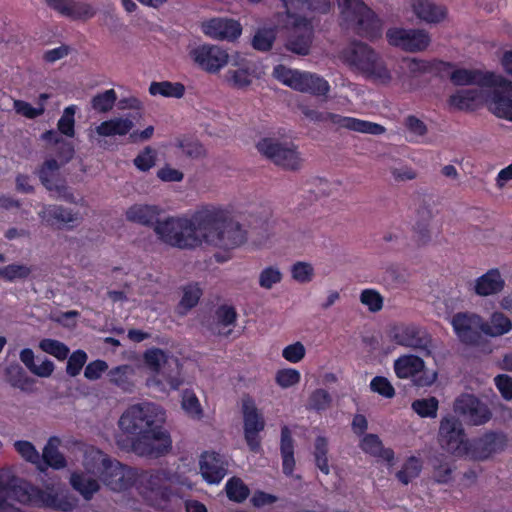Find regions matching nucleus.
I'll list each match as a JSON object with an SVG mask.
<instances>
[{"mask_svg":"<svg viewBox=\"0 0 512 512\" xmlns=\"http://www.w3.org/2000/svg\"><path fill=\"white\" fill-rule=\"evenodd\" d=\"M282 11L274 16V24H263L253 37L252 45L256 50L268 51L276 38L277 30L282 29L293 33H301L299 37L292 36L287 42V49L307 55L313 39L315 26L320 18L329 14L333 0H279Z\"/></svg>","mask_w":512,"mask_h":512,"instance_id":"nucleus-1","label":"nucleus"},{"mask_svg":"<svg viewBox=\"0 0 512 512\" xmlns=\"http://www.w3.org/2000/svg\"><path fill=\"white\" fill-rule=\"evenodd\" d=\"M166 411L152 402L130 405L121 415L117 442L141 456L158 457L172 446L170 434L163 427Z\"/></svg>","mask_w":512,"mask_h":512,"instance_id":"nucleus-2","label":"nucleus"},{"mask_svg":"<svg viewBox=\"0 0 512 512\" xmlns=\"http://www.w3.org/2000/svg\"><path fill=\"white\" fill-rule=\"evenodd\" d=\"M83 468V472L71 474L70 483L85 499L99 490V479L111 490L121 491L131 484L134 476L129 468L92 446L84 451Z\"/></svg>","mask_w":512,"mask_h":512,"instance_id":"nucleus-3","label":"nucleus"},{"mask_svg":"<svg viewBox=\"0 0 512 512\" xmlns=\"http://www.w3.org/2000/svg\"><path fill=\"white\" fill-rule=\"evenodd\" d=\"M228 206L203 204L195 210L200 223V246H209L225 252L241 247L247 241L246 229L231 219Z\"/></svg>","mask_w":512,"mask_h":512,"instance_id":"nucleus-4","label":"nucleus"},{"mask_svg":"<svg viewBox=\"0 0 512 512\" xmlns=\"http://www.w3.org/2000/svg\"><path fill=\"white\" fill-rule=\"evenodd\" d=\"M10 500L61 511H70L75 506V499L63 489L47 487L40 490L16 478L10 470H1L0 512H21Z\"/></svg>","mask_w":512,"mask_h":512,"instance_id":"nucleus-5","label":"nucleus"},{"mask_svg":"<svg viewBox=\"0 0 512 512\" xmlns=\"http://www.w3.org/2000/svg\"><path fill=\"white\" fill-rule=\"evenodd\" d=\"M339 57L352 70L376 84L389 85L395 81L382 56L365 43L350 44L341 51Z\"/></svg>","mask_w":512,"mask_h":512,"instance_id":"nucleus-6","label":"nucleus"},{"mask_svg":"<svg viewBox=\"0 0 512 512\" xmlns=\"http://www.w3.org/2000/svg\"><path fill=\"white\" fill-rule=\"evenodd\" d=\"M186 483L170 470L160 469L143 475L139 492L143 500L155 509H166L180 497V489Z\"/></svg>","mask_w":512,"mask_h":512,"instance_id":"nucleus-7","label":"nucleus"},{"mask_svg":"<svg viewBox=\"0 0 512 512\" xmlns=\"http://www.w3.org/2000/svg\"><path fill=\"white\" fill-rule=\"evenodd\" d=\"M144 365L153 375L147 379V385L161 392L177 390L183 383L179 373V361L173 355L151 348L143 354Z\"/></svg>","mask_w":512,"mask_h":512,"instance_id":"nucleus-8","label":"nucleus"},{"mask_svg":"<svg viewBox=\"0 0 512 512\" xmlns=\"http://www.w3.org/2000/svg\"><path fill=\"white\" fill-rule=\"evenodd\" d=\"M339 23L360 35L374 40L380 36L381 21L363 0H337Z\"/></svg>","mask_w":512,"mask_h":512,"instance_id":"nucleus-9","label":"nucleus"},{"mask_svg":"<svg viewBox=\"0 0 512 512\" xmlns=\"http://www.w3.org/2000/svg\"><path fill=\"white\" fill-rule=\"evenodd\" d=\"M155 233L158 237L173 247L193 249L200 247V223L193 214L181 217H169L157 222Z\"/></svg>","mask_w":512,"mask_h":512,"instance_id":"nucleus-10","label":"nucleus"},{"mask_svg":"<svg viewBox=\"0 0 512 512\" xmlns=\"http://www.w3.org/2000/svg\"><path fill=\"white\" fill-rule=\"evenodd\" d=\"M273 76L282 84L315 96H325L330 90L329 83L317 74L290 69L284 65H277Z\"/></svg>","mask_w":512,"mask_h":512,"instance_id":"nucleus-11","label":"nucleus"},{"mask_svg":"<svg viewBox=\"0 0 512 512\" xmlns=\"http://www.w3.org/2000/svg\"><path fill=\"white\" fill-rule=\"evenodd\" d=\"M302 114L310 121L318 123H330L337 128H345L351 131L366 133L371 135H381L386 129L374 122L357 119L354 117L341 116L339 114L319 111L307 105H301Z\"/></svg>","mask_w":512,"mask_h":512,"instance_id":"nucleus-12","label":"nucleus"},{"mask_svg":"<svg viewBox=\"0 0 512 512\" xmlns=\"http://www.w3.org/2000/svg\"><path fill=\"white\" fill-rule=\"evenodd\" d=\"M385 38L391 47L408 53L426 51L432 42L431 35L426 29L402 25L389 27L385 32Z\"/></svg>","mask_w":512,"mask_h":512,"instance_id":"nucleus-13","label":"nucleus"},{"mask_svg":"<svg viewBox=\"0 0 512 512\" xmlns=\"http://www.w3.org/2000/svg\"><path fill=\"white\" fill-rule=\"evenodd\" d=\"M256 148L260 154L284 169L296 170L302 166L303 158L291 142L266 137L257 142Z\"/></svg>","mask_w":512,"mask_h":512,"instance_id":"nucleus-14","label":"nucleus"},{"mask_svg":"<svg viewBox=\"0 0 512 512\" xmlns=\"http://www.w3.org/2000/svg\"><path fill=\"white\" fill-rule=\"evenodd\" d=\"M394 372L399 379H411L418 387H428L435 383L438 373L427 369L422 358L414 354H404L393 364Z\"/></svg>","mask_w":512,"mask_h":512,"instance_id":"nucleus-15","label":"nucleus"},{"mask_svg":"<svg viewBox=\"0 0 512 512\" xmlns=\"http://www.w3.org/2000/svg\"><path fill=\"white\" fill-rule=\"evenodd\" d=\"M438 442L447 453L466 457L470 440L466 439L461 422L454 416H446L440 421Z\"/></svg>","mask_w":512,"mask_h":512,"instance_id":"nucleus-16","label":"nucleus"},{"mask_svg":"<svg viewBox=\"0 0 512 512\" xmlns=\"http://www.w3.org/2000/svg\"><path fill=\"white\" fill-rule=\"evenodd\" d=\"M188 55L196 66L211 74L220 72L230 62L228 51L214 44L192 46L189 48Z\"/></svg>","mask_w":512,"mask_h":512,"instance_id":"nucleus-17","label":"nucleus"},{"mask_svg":"<svg viewBox=\"0 0 512 512\" xmlns=\"http://www.w3.org/2000/svg\"><path fill=\"white\" fill-rule=\"evenodd\" d=\"M244 436L247 445L253 452H259L261 442L259 433L265 428V420L253 399L246 397L242 400Z\"/></svg>","mask_w":512,"mask_h":512,"instance_id":"nucleus-18","label":"nucleus"},{"mask_svg":"<svg viewBox=\"0 0 512 512\" xmlns=\"http://www.w3.org/2000/svg\"><path fill=\"white\" fill-rule=\"evenodd\" d=\"M493 83L490 87L488 110L497 118L512 122V81Z\"/></svg>","mask_w":512,"mask_h":512,"instance_id":"nucleus-19","label":"nucleus"},{"mask_svg":"<svg viewBox=\"0 0 512 512\" xmlns=\"http://www.w3.org/2000/svg\"><path fill=\"white\" fill-rule=\"evenodd\" d=\"M450 324L461 342L474 344L482 334L483 318L474 312H459L453 315Z\"/></svg>","mask_w":512,"mask_h":512,"instance_id":"nucleus-20","label":"nucleus"},{"mask_svg":"<svg viewBox=\"0 0 512 512\" xmlns=\"http://www.w3.org/2000/svg\"><path fill=\"white\" fill-rule=\"evenodd\" d=\"M490 88L476 86L455 91L449 97V105L460 111H475L482 107L488 109Z\"/></svg>","mask_w":512,"mask_h":512,"instance_id":"nucleus-21","label":"nucleus"},{"mask_svg":"<svg viewBox=\"0 0 512 512\" xmlns=\"http://www.w3.org/2000/svg\"><path fill=\"white\" fill-rule=\"evenodd\" d=\"M230 67L223 75V82L231 88L246 89L257 78L255 64L245 58L230 59Z\"/></svg>","mask_w":512,"mask_h":512,"instance_id":"nucleus-22","label":"nucleus"},{"mask_svg":"<svg viewBox=\"0 0 512 512\" xmlns=\"http://www.w3.org/2000/svg\"><path fill=\"white\" fill-rule=\"evenodd\" d=\"M454 411L473 425L484 424L491 418L488 406L471 394L460 395L455 400Z\"/></svg>","mask_w":512,"mask_h":512,"instance_id":"nucleus-23","label":"nucleus"},{"mask_svg":"<svg viewBox=\"0 0 512 512\" xmlns=\"http://www.w3.org/2000/svg\"><path fill=\"white\" fill-rule=\"evenodd\" d=\"M201 30L211 39L233 42L241 36L242 25L232 18L215 17L203 21Z\"/></svg>","mask_w":512,"mask_h":512,"instance_id":"nucleus-24","label":"nucleus"},{"mask_svg":"<svg viewBox=\"0 0 512 512\" xmlns=\"http://www.w3.org/2000/svg\"><path fill=\"white\" fill-rule=\"evenodd\" d=\"M450 79L458 86L473 85L482 88H490L493 83L505 82L504 75L500 73L466 68H455L450 74Z\"/></svg>","mask_w":512,"mask_h":512,"instance_id":"nucleus-25","label":"nucleus"},{"mask_svg":"<svg viewBox=\"0 0 512 512\" xmlns=\"http://www.w3.org/2000/svg\"><path fill=\"white\" fill-rule=\"evenodd\" d=\"M407 9L427 24H439L448 16L447 7L434 0H407Z\"/></svg>","mask_w":512,"mask_h":512,"instance_id":"nucleus-26","label":"nucleus"},{"mask_svg":"<svg viewBox=\"0 0 512 512\" xmlns=\"http://www.w3.org/2000/svg\"><path fill=\"white\" fill-rule=\"evenodd\" d=\"M505 444V437L502 434L487 433L483 437L470 441L467 458L484 460L495 452L501 450Z\"/></svg>","mask_w":512,"mask_h":512,"instance_id":"nucleus-27","label":"nucleus"},{"mask_svg":"<svg viewBox=\"0 0 512 512\" xmlns=\"http://www.w3.org/2000/svg\"><path fill=\"white\" fill-rule=\"evenodd\" d=\"M200 472L203 479L209 484H218L227 472V464L217 453L205 452L201 455Z\"/></svg>","mask_w":512,"mask_h":512,"instance_id":"nucleus-28","label":"nucleus"},{"mask_svg":"<svg viewBox=\"0 0 512 512\" xmlns=\"http://www.w3.org/2000/svg\"><path fill=\"white\" fill-rule=\"evenodd\" d=\"M134 128V122L130 117L119 116L102 121L94 127L89 133L92 138L94 134L99 137L126 136Z\"/></svg>","mask_w":512,"mask_h":512,"instance_id":"nucleus-29","label":"nucleus"},{"mask_svg":"<svg viewBox=\"0 0 512 512\" xmlns=\"http://www.w3.org/2000/svg\"><path fill=\"white\" fill-rule=\"evenodd\" d=\"M66 163H62L57 157L47 158L37 170V175L41 183L49 190L60 193L64 189L60 178V168Z\"/></svg>","mask_w":512,"mask_h":512,"instance_id":"nucleus-30","label":"nucleus"},{"mask_svg":"<svg viewBox=\"0 0 512 512\" xmlns=\"http://www.w3.org/2000/svg\"><path fill=\"white\" fill-rule=\"evenodd\" d=\"M425 331L416 324H400L391 329L392 339L399 345L418 348L423 345Z\"/></svg>","mask_w":512,"mask_h":512,"instance_id":"nucleus-31","label":"nucleus"},{"mask_svg":"<svg viewBox=\"0 0 512 512\" xmlns=\"http://www.w3.org/2000/svg\"><path fill=\"white\" fill-rule=\"evenodd\" d=\"M237 313L230 305L218 307L209 323V329L213 334L228 336L235 328Z\"/></svg>","mask_w":512,"mask_h":512,"instance_id":"nucleus-32","label":"nucleus"},{"mask_svg":"<svg viewBox=\"0 0 512 512\" xmlns=\"http://www.w3.org/2000/svg\"><path fill=\"white\" fill-rule=\"evenodd\" d=\"M42 222L50 226H65L79 220L78 213L58 205H44L38 212Z\"/></svg>","mask_w":512,"mask_h":512,"instance_id":"nucleus-33","label":"nucleus"},{"mask_svg":"<svg viewBox=\"0 0 512 512\" xmlns=\"http://www.w3.org/2000/svg\"><path fill=\"white\" fill-rule=\"evenodd\" d=\"M505 286V280L498 269H490L478 277L473 286L479 296H491L500 293Z\"/></svg>","mask_w":512,"mask_h":512,"instance_id":"nucleus-34","label":"nucleus"},{"mask_svg":"<svg viewBox=\"0 0 512 512\" xmlns=\"http://www.w3.org/2000/svg\"><path fill=\"white\" fill-rule=\"evenodd\" d=\"M47 5L62 15L75 19L90 18L94 15V9L86 3H77L73 0H45Z\"/></svg>","mask_w":512,"mask_h":512,"instance_id":"nucleus-35","label":"nucleus"},{"mask_svg":"<svg viewBox=\"0 0 512 512\" xmlns=\"http://www.w3.org/2000/svg\"><path fill=\"white\" fill-rule=\"evenodd\" d=\"M19 358L25 367L34 375L41 378L50 377L55 369L54 363L48 358H36L34 352L25 348L20 352Z\"/></svg>","mask_w":512,"mask_h":512,"instance_id":"nucleus-36","label":"nucleus"},{"mask_svg":"<svg viewBox=\"0 0 512 512\" xmlns=\"http://www.w3.org/2000/svg\"><path fill=\"white\" fill-rule=\"evenodd\" d=\"M159 214L160 209L156 205L135 203L126 209L124 215L129 222L148 226L154 223Z\"/></svg>","mask_w":512,"mask_h":512,"instance_id":"nucleus-37","label":"nucleus"},{"mask_svg":"<svg viewBox=\"0 0 512 512\" xmlns=\"http://www.w3.org/2000/svg\"><path fill=\"white\" fill-rule=\"evenodd\" d=\"M512 331V320L502 311H494L487 320L483 319L482 334L497 338Z\"/></svg>","mask_w":512,"mask_h":512,"instance_id":"nucleus-38","label":"nucleus"},{"mask_svg":"<svg viewBox=\"0 0 512 512\" xmlns=\"http://www.w3.org/2000/svg\"><path fill=\"white\" fill-rule=\"evenodd\" d=\"M41 138L48 147L56 146L55 155L62 163H68L73 159L75 155L74 146L71 142L64 140L59 131H46Z\"/></svg>","mask_w":512,"mask_h":512,"instance_id":"nucleus-39","label":"nucleus"},{"mask_svg":"<svg viewBox=\"0 0 512 512\" xmlns=\"http://www.w3.org/2000/svg\"><path fill=\"white\" fill-rule=\"evenodd\" d=\"M360 448L363 452L377 457L389 464L394 460V452L390 448H385L375 434H365L360 440Z\"/></svg>","mask_w":512,"mask_h":512,"instance_id":"nucleus-40","label":"nucleus"},{"mask_svg":"<svg viewBox=\"0 0 512 512\" xmlns=\"http://www.w3.org/2000/svg\"><path fill=\"white\" fill-rule=\"evenodd\" d=\"M134 376L135 368L131 365L117 366L108 372L109 381L123 391L132 390L134 387Z\"/></svg>","mask_w":512,"mask_h":512,"instance_id":"nucleus-41","label":"nucleus"},{"mask_svg":"<svg viewBox=\"0 0 512 512\" xmlns=\"http://www.w3.org/2000/svg\"><path fill=\"white\" fill-rule=\"evenodd\" d=\"M181 408L185 415L195 421L204 418V409L195 392L191 389H185L181 393Z\"/></svg>","mask_w":512,"mask_h":512,"instance_id":"nucleus-42","label":"nucleus"},{"mask_svg":"<svg viewBox=\"0 0 512 512\" xmlns=\"http://www.w3.org/2000/svg\"><path fill=\"white\" fill-rule=\"evenodd\" d=\"M281 455L283 472L289 476L294 470L295 460L293 440L287 427H283L281 431Z\"/></svg>","mask_w":512,"mask_h":512,"instance_id":"nucleus-43","label":"nucleus"},{"mask_svg":"<svg viewBox=\"0 0 512 512\" xmlns=\"http://www.w3.org/2000/svg\"><path fill=\"white\" fill-rule=\"evenodd\" d=\"M60 444L61 441L59 438L51 437L45 445L42 453L44 462L54 469H62L67 465L64 456L59 452Z\"/></svg>","mask_w":512,"mask_h":512,"instance_id":"nucleus-44","label":"nucleus"},{"mask_svg":"<svg viewBox=\"0 0 512 512\" xmlns=\"http://www.w3.org/2000/svg\"><path fill=\"white\" fill-rule=\"evenodd\" d=\"M149 93L152 96H162L167 98H182L185 94V87L180 82H152L149 86Z\"/></svg>","mask_w":512,"mask_h":512,"instance_id":"nucleus-45","label":"nucleus"},{"mask_svg":"<svg viewBox=\"0 0 512 512\" xmlns=\"http://www.w3.org/2000/svg\"><path fill=\"white\" fill-rule=\"evenodd\" d=\"M182 297L178 304V310L181 314H186L195 307L202 295V289L198 283H188L182 287Z\"/></svg>","mask_w":512,"mask_h":512,"instance_id":"nucleus-46","label":"nucleus"},{"mask_svg":"<svg viewBox=\"0 0 512 512\" xmlns=\"http://www.w3.org/2000/svg\"><path fill=\"white\" fill-rule=\"evenodd\" d=\"M384 296L375 288H365L359 293V302L370 313H378L384 307Z\"/></svg>","mask_w":512,"mask_h":512,"instance_id":"nucleus-47","label":"nucleus"},{"mask_svg":"<svg viewBox=\"0 0 512 512\" xmlns=\"http://www.w3.org/2000/svg\"><path fill=\"white\" fill-rule=\"evenodd\" d=\"M283 280V273L276 265L264 267L258 275V284L265 290H271Z\"/></svg>","mask_w":512,"mask_h":512,"instance_id":"nucleus-48","label":"nucleus"},{"mask_svg":"<svg viewBox=\"0 0 512 512\" xmlns=\"http://www.w3.org/2000/svg\"><path fill=\"white\" fill-rule=\"evenodd\" d=\"M291 278L299 284H308L315 278V268L307 261H297L290 267Z\"/></svg>","mask_w":512,"mask_h":512,"instance_id":"nucleus-49","label":"nucleus"},{"mask_svg":"<svg viewBox=\"0 0 512 512\" xmlns=\"http://www.w3.org/2000/svg\"><path fill=\"white\" fill-rule=\"evenodd\" d=\"M274 380L276 385L281 389L293 388L300 383L301 373L295 368H281L276 371Z\"/></svg>","mask_w":512,"mask_h":512,"instance_id":"nucleus-50","label":"nucleus"},{"mask_svg":"<svg viewBox=\"0 0 512 512\" xmlns=\"http://www.w3.org/2000/svg\"><path fill=\"white\" fill-rule=\"evenodd\" d=\"M411 408L422 418H435L439 408V401L435 397L421 398L413 401Z\"/></svg>","mask_w":512,"mask_h":512,"instance_id":"nucleus-51","label":"nucleus"},{"mask_svg":"<svg viewBox=\"0 0 512 512\" xmlns=\"http://www.w3.org/2000/svg\"><path fill=\"white\" fill-rule=\"evenodd\" d=\"M117 101V94L114 89H108L96 94L91 99L92 108L99 113L111 111Z\"/></svg>","mask_w":512,"mask_h":512,"instance_id":"nucleus-52","label":"nucleus"},{"mask_svg":"<svg viewBox=\"0 0 512 512\" xmlns=\"http://www.w3.org/2000/svg\"><path fill=\"white\" fill-rule=\"evenodd\" d=\"M176 146L191 159H202L206 156V148L197 139L184 137L177 140Z\"/></svg>","mask_w":512,"mask_h":512,"instance_id":"nucleus-53","label":"nucleus"},{"mask_svg":"<svg viewBox=\"0 0 512 512\" xmlns=\"http://www.w3.org/2000/svg\"><path fill=\"white\" fill-rule=\"evenodd\" d=\"M77 111L76 105L67 106L57 122L58 131L67 137H74L75 135V114Z\"/></svg>","mask_w":512,"mask_h":512,"instance_id":"nucleus-54","label":"nucleus"},{"mask_svg":"<svg viewBox=\"0 0 512 512\" xmlns=\"http://www.w3.org/2000/svg\"><path fill=\"white\" fill-rule=\"evenodd\" d=\"M39 348L60 361L65 360L70 352L64 343L50 338L42 339L39 342Z\"/></svg>","mask_w":512,"mask_h":512,"instance_id":"nucleus-55","label":"nucleus"},{"mask_svg":"<svg viewBox=\"0 0 512 512\" xmlns=\"http://www.w3.org/2000/svg\"><path fill=\"white\" fill-rule=\"evenodd\" d=\"M307 349L301 341H294L284 346L281 356L290 364H298L306 357Z\"/></svg>","mask_w":512,"mask_h":512,"instance_id":"nucleus-56","label":"nucleus"},{"mask_svg":"<svg viewBox=\"0 0 512 512\" xmlns=\"http://www.w3.org/2000/svg\"><path fill=\"white\" fill-rule=\"evenodd\" d=\"M15 450L19 453V455L25 459L26 461L36 465L38 468L42 469V460L39 452L36 450L34 445L29 441H16L14 443Z\"/></svg>","mask_w":512,"mask_h":512,"instance_id":"nucleus-57","label":"nucleus"},{"mask_svg":"<svg viewBox=\"0 0 512 512\" xmlns=\"http://www.w3.org/2000/svg\"><path fill=\"white\" fill-rule=\"evenodd\" d=\"M421 469V461L416 457H410L397 473V478L401 483L408 484L419 475Z\"/></svg>","mask_w":512,"mask_h":512,"instance_id":"nucleus-58","label":"nucleus"},{"mask_svg":"<svg viewBox=\"0 0 512 512\" xmlns=\"http://www.w3.org/2000/svg\"><path fill=\"white\" fill-rule=\"evenodd\" d=\"M157 159V152L150 146L143 148L134 158V166L142 172L149 171L155 166Z\"/></svg>","mask_w":512,"mask_h":512,"instance_id":"nucleus-59","label":"nucleus"},{"mask_svg":"<svg viewBox=\"0 0 512 512\" xmlns=\"http://www.w3.org/2000/svg\"><path fill=\"white\" fill-rule=\"evenodd\" d=\"M407 71L412 75H419L427 72H431L438 65H445L442 62H430L423 59L417 58H405L403 59Z\"/></svg>","mask_w":512,"mask_h":512,"instance_id":"nucleus-60","label":"nucleus"},{"mask_svg":"<svg viewBox=\"0 0 512 512\" xmlns=\"http://www.w3.org/2000/svg\"><path fill=\"white\" fill-rule=\"evenodd\" d=\"M315 450H314V456L317 467L323 472L324 474L329 473V465H328V458H327V450H328V442L327 439L319 436L315 440Z\"/></svg>","mask_w":512,"mask_h":512,"instance_id":"nucleus-61","label":"nucleus"},{"mask_svg":"<svg viewBox=\"0 0 512 512\" xmlns=\"http://www.w3.org/2000/svg\"><path fill=\"white\" fill-rule=\"evenodd\" d=\"M226 493L230 500L242 502L248 497L249 489L239 478H232L226 484Z\"/></svg>","mask_w":512,"mask_h":512,"instance_id":"nucleus-62","label":"nucleus"},{"mask_svg":"<svg viewBox=\"0 0 512 512\" xmlns=\"http://www.w3.org/2000/svg\"><path fill=\"white\" fill-rule=\"evenodd\" d=\"M331 404V396L325 389H316L311 393L307 402L310 410L321 411L327 409Z\"/></svg>","mask_w":512,"mask_h":512,"instance_id":"nucleus-63","label":"nucleus"},{"mask_svg":"<svg viewBox=\"0 0 512 512\" xmlns=\"http://www.w3.org/2000/svg\"><path fill=\"white\" fill-rule=\"evenodd\" d=\"M369 386L372 392L377 393L384 398L391 399L395 396V389L386 377H374L370 381Z\"/></svg>","mask_w":512,"mask_h":512,"instance_id":"nucleus-64","label":"nucleus"}]
</instances>
